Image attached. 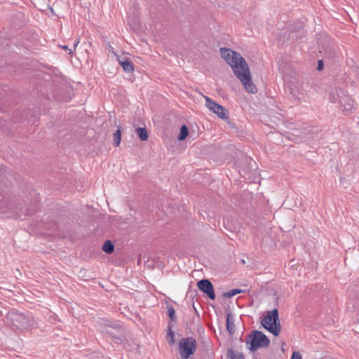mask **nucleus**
Here are the masks:
<instances>
[{
	"label": "nucleus",
	"instance_id": "obj_23",
	"mask_svg": "<svg viewBox=\"0 0 359 359\" xmlns=\"http://www.w3.org/2000/svg\"><path fill=\"white\" fill-rule=\"evenodd\" d=\"M116 57H117V60H118L119 65H121V62L124 61L125 57L118 56L116 54Z\"/></svg>",
	"mask_w": 359,
	"mask_h": 359
},
{
	"label": "nucleus",
	"instance_id": "obj_10",
	"mask_svg": "<svg viewBox=\"0 0 359 359\" xmlns=\"http://www.w3.org/2000/svg\"><path fill=\"white\" fill-rule=\"evenodd\" d=\"M121 66L123 67V70L128 73L132 72L134 70V65L128 57L124 58V61L121 62Z\"/></svg>",
	"mask_w": 359,
	"mask_h": 359
},
{
	"label": "nucleus",
	"instance_id": "obj_9",
	"mask_svg": "<svg viewBox=\"0 0 359 359\" xmlns=\"http://www.w3.org/2000/svg\"><path fill=\"white\" fill-rule=\"evenodd\" d=\"M226 329L231 334H233L235 332L233 316L230 313L226 315Z\"/></svg>",
	"mask_w": 359,
	"mask_h": 359
},
{
	"label": "nucleus",
	"instance_id": "obj_28",
	"mask_svg": "<svg viewBox=\"0 0 359 359\" xmlns=\"http://www.w3.org/2000/svg\"><path fill=\"white\" fill-rule=\"evenodd\" d=\"M239 357H240L239 359H241V358H243V355L242 354H241Z\"/></svg>",
	"mask_w": 359,
	"mask_h": 359
},
{
	"label": "nucleus",
	"instance_id": "obj_7",
	"mask_svg": "<svg viewBox=\"0 0 359 359\" xmlns=\"http://www.w3.org/2000/svg\"><path fill=\"white\" fill-rule=\"evenodd\" d=\"M335 91L339 97L340 109L346 113L351 112L354 107L353 99L349 95H346L342 89H336Z\"/></svg>",
	"mask_w": 359,
	"mask_h": 359
},
{
	"label": "nucleus",
	"instance_id": "obj_2",
	"mask_svg": "<svg viewBox=\"0 0 359 359\" xmlns=\"http://www.w3.org/2000/svg\"><path fill=\"white\" fill-rule=\"evenodd\" d=\"M245 342L247 348L252 352L259 348H266L270 344V340L267 336L259 330H254L248 334Z\"/></svg>",
	"mask_w": 359,
	"mask_h": 359
},
{
	"label": "nucleus",
	"instance_id": "obj_20",
	"mask_svg": "<svg viewBox=\"0 0 359 359\" xmlns=\"http://www.w3.org/2000/svg\"><path fill=\"white\" fill-rule=\"evenodd\" d=\"M227 356L230 359H236L234 355V352L232 349H229L227 352Z\"/></svg>",
	"mask_w": 359,
	"mask_h": 359
},
{
	"label": "nucleus",
	"instance_id": "obj_15",
	"mask_svg": "<svg viewBox=\"0 0 359 359\" xmlns=\"http://www.w3.org/2000/svg\"><path fill=\"white\" fill-rule=\"evenodd\" d=\"M244 290L240 289H233L223 294V296L226 298H231L236 294L243 292Z\"/></svg>",
	"mask_w": 359,
	"mask_h": 359
},
{
	"label": "nucleus",
	"instance_id": "obj_14",
	"mask_svg": "<svg viewBox=\"0 0 359 359\" xmlns=\"http://www.w3.org/2000/svg\"><path fill=\"white\" fill-rule=\"evenodd\" d=\"M188 135H189L188 128L185 125H183L181 127L180 133V135L177 138L180 141H182V140H185L186 137L188 136Z\"/></svg>",
	"mask_w": 359,
	"mask_h": 359
},
{
	"label": "nucleus",
	"instance_id": "obj_21",
	"mask_svg": "<svg viewBox=\"0 0 359 359\" xmlns=\"http://www.w3.org/2000/svg\"><path fill=\"white\" fill-rule=\"evenodd\" d=\"M61 48H62L63 50H66V51L69 50V55H72V53H73V51H74V50H72V49H69V47H68L67 46H61Z\"/></svg>",
	"mask_w": 359,
	"mask_h": 359
},
{
	"label": "nucleus",
	"instance_id": "obj_19",
	"mask_svg": "<svg viewBox=\"0 0 359 359\" xmlns=\"http://www.w3.org/2000/svg\"><path fill=\"white\" fill-rule=\"evenodd\" d=\"M302 354L297 351H293L290 359H302Z\"/></svg>",
	"mask_w": 359,
	"mask_h": 359
},
{
	"label": "nucleus",
	"instance_id": "obj_12",
	"mask_svg": "<svg viewBox=\"0 0 359 359\" xmlns=\"http://www.w3.org/2000/svg\"><path fill=\"white\" fill-rule=\"evenodd\" d=\"M172 325L169 323L168 325V333H167V340L169 344H173L175 342V333L172 330Z\"/></svg>",
	"mask_w": 359,
	"mask_h": 359
},
{
	"label": "nucleus",
	"instance_id": "obj_6",
	"mask_svg": "<svg viewBox=\"0 0 359 359\" xmlns=\"http://www.w3.org/2000/svg\"><path fill=\"white\" fill-rule=\"evenodd\" d=\"M205 100V106L217 116L223 120L229 118V111L221 104L215 102L208 96H204Z\"/></svg>",
	"mask_w": 359,
	"mask_h": 359
},
{
	"label": "nucleus",
	"instance_id": "obj_8",
	"mask_svg": "<svg viewBox=\"0 0 359 359\" xmlns=\"http://www.w3.org/2000/svg\"><path fill=\"white\" fill-rule=\"evenodd\" d=\"M198 287L200 290L206 294L210 299H215V294L214 287L212 283L208 279H202L197 283Z\"/></svg>",
	"mask_w": 359,
	"mask_h": 359
},
{
	"label": "nucleus",
	"instance_id": "obj_22",
	"mask_svg": "<svg viewBox=\"0 0 359 359\" xmlns=\"http://www.w3.org/2000/svg\"><path fill=\"white\" fill-rule=\"evenodd\" d=\"M323 60H319L318 62L317 69L321 70V69H323Z\"/></svg>",
	"mask_w": 359,
	"mask_h": 359
},
{
	"label": "nucleus",
	"instance_id": "obj_11",
	"mask_svg": "<svg viewBox=\"0 0 359 359\" xmlns=\"http://www.w3.org/2000/svg\"><path fill=\"white\" fill-rule=\"evenodd\" d=\"M102 249L104 252L107 254H111L114 250V244L110 241H106L104 245H102Z\"/></svg>",
	"mask_w": 359,
	"mask_h": 359
},
{
	"label": "nucleus",
	"instance_id": "obj_27",
	"mask_svg": "<svg viewBox=\"0 0 359 359\" xmlns=\"http://www.w3.org/2000/svg\"><path fill=\"white\" fill-rule=\"evenodd\" d=\"M115 341L116 343H121L122 341V339L121 338H116Z\"/></svg>",
	"mask_w": 359,
	"mask_h": 359
},
{
	"label": "nucleus",
	"instance_id": "obj_4",
	"mask_svg": "<svg viewBox=\"0 0 359 359\" xmlns=\"http://www.w3.org/2000/svg\"><path fill=\"white\" fill-rule=\"evenodd\" d=\"M196 341L193 337L182 338L179 342V352L183 359H187L196 350Z\"/></svg>",
	"mask_w": 359,
	"mask_h": 359
},
{
	"label": "nucleus",
	"instance_id": "obj_25",
	"mask_svg": "<svg viewBox=\"0 0 359 359\" xmlns=\"http://www.w3.org/2000/svg\"><path fill=\"white\" fill-rule=\"evenodd\" d=\"M35 210H27V212L25 213L26 215H32L34 212Z\"/></svg>",
	"mask_w": 359,
	"mask_h": 359
},
{
	"label": "nucleus",
	"instance_id": "obj_26",
	"mask_svg": "<svg viewBox=\"0 0 359 359\" xmlns=\"http://www.w3.org/2000/svg\"><path fill=\"white\" fill-rule=\"evenodd\" d=\"M285 343H283V344H282V346H281V350H282V351H283V353H285V351H286V349H285V347H284V346H285Z\"/></svg>",
	"mask_w": 359,
	"mask_h": 359
},
{
	"label": "nucleus",
	"instance_id": "obj_17",
	"mask_svg": "<svg viewBox=\"0 0 359 359\" xmlns=\"http://www.w3.org/2000/svg\"><path fill=\"white\" fill-rule=\"evenodd\" d=\"M336 89H340L339 88H335L334 89H332L331 92L329 95V100L331 102H339V97H337V93H336Z\"/></svg>",
	"mask_w": 359,
	"mask_h": 359
},
{
	"label": "nucleus",
	"instance_id": "obj_13",
	"mask_svg": "<svg viewBox=\"0 0 359 359\" xmlns=\"http://www.w3.org/2000/svg\"><path fill=\"white\" fill-rule=\"evenodd\" d=\"M136 133L142 141H145L148 139V133L144 128H138L136 129Z\"/></svg>",
	"mask_w": 359,
	"mask_h": 359
},
{
	"label": "nucleus",
	"instance_id": "obj_3",
	"mask_svg": "<svg viewBox=\"0 0 359 359\" xmlns=\"http://www.w3.org/2000/svg\"><path fill=\"white\" fill-rule=\"evenodd\" d=\"M261 324L274 336H278L280 331L278 309H274L272 311H267L266 315L262 320Z\"/></svg>",
	"mask_w": 359,
	"mask_h": 359
},
{
	"label": "nucleus",
	"instance_id": "obj_16",
	"mask_svg": "<svg viewBox=\"0 0 359 359\" xmlns=\"http://www.w3.org/2000/svg\"><path fill=\"white\" fill-rule=\"evenodd\" d=\"M167 309H168V315L170 319L171 320V321L175 322L176 316H175V311L174 307L171 305H168Z\"/></svg>",
	"mask_w": 359,
	"mask_h": 359
},
{
	"label": "nucleus",
	"instance_id": "obj_5",
	"mask_svg": "<svg viewBox=\"0 0 359 359\" xmlns=\"http://www.w3.org/2000/svg\"><path fill=\"white\" fill-rule=\"evenodd\" d=\"M8 318L11 320L12 325L19 330L28 329L34 324L32 319L22 313H11L8 315Z\"/></svg>",
	"mask_w": 359,
	"mask_h": 359
},
{
	"label": "nucleus",
	"instance_id": "obj_1",
	"mask_svg": "<svg viewBox=\"0 0 359 359\" xmlns=\"http://www.w3.org/2000/svg\"><path fill=\"white\" fill-rule=\"evenodd\" d=\"M220 53L222 58L231 67L234 74L243 84L246 90L255 93L257 88L252 81L248 65L241 55L226 48H221Z\"/></svg>",
	"mask_w": 359,
	"mask_h": 359
},
{
	"label": "nucleus",
	"instance_id": "obj_18",
	"mask_svg": "<svg viewBox=\"0 0 359 359\" xmlns=\"http://www.w3.org/2000/svg\"><path fill=\"white\" fill-rule=\"evenodd\" d=\"M121 137V133L120 130H117L114 134V144L115 147H118L120 144Z\"/></svg>",
	"mask_w": 359,
	"mask_h": 359
},
{
	"label": "nucleus",
	"instance_id": "obj_24",
	"mask_svg": "<svg viewBox=\"0 0 359 359\" xmlns=\"http://www.w3.org/2000/svg\"><path fill=\"white\" fill-rule=\"evenodd\" d=\"M79 43V39H78L75 42H74V49L73 50H75L76 48V46H78V44Z\"/></svg>",
	"mask_w": 359,
	"mask_h": 359
}]
</instances>
